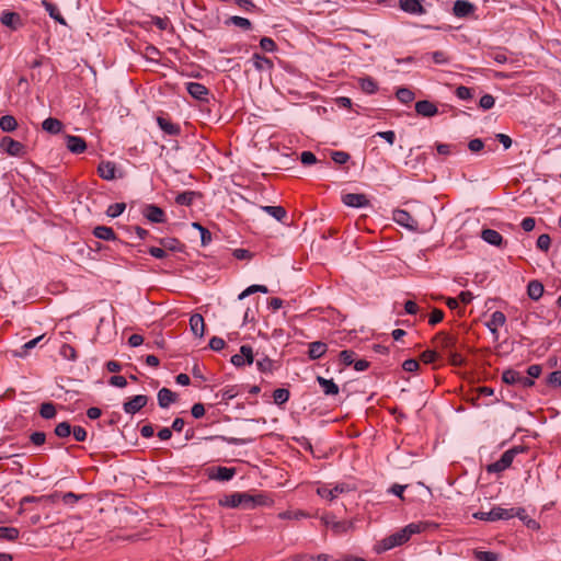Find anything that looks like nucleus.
<instances>
[{
  "mask_svg": "<svg viewBox=\"0 0 561 561\" xmlns=\"http://www.w3.org/2000/svg\"><path fill=\"white\" fill-rule=\"evenodd\" d=\"M396 98L402 104H410L415 99V93L409 88H399L396 92Z\"/></svg>",
  "mask_w": 561,
  "mask_h": 561,
  "instance_id": "09e8293b",
  "label": "nucleus"
},
{
  "mask_svg": "<svg viewBox=\"0 0 561 561\" xmlns=\"http://www.w3.org/2000/svg\"><path fill=\"white\" fill-rule=\"evenodd\" d=\"M43 5L51 19H54L61 25H67L66 20L64 19L58 7L55 3L43 1Z\"/></svg>",
  "mask_w": 561,
  "mask_h": 561,
  "instance_id": "79ce46f5",
  "label": "nucleus"
},
{
  "mask_svg": "<svg viewBox=\"0 0 561 561\" xmlns=\"http://www.w3.org/2000/svg\"><path fill=\"white\" fill-rule=\"evenodd\" d=\"M54 434L60 439H67L71 436V424L68 421L58 423L55 426Z\"/></svg>",
  "mask_w": 561,
  "mask_h": 561,
  "instance_id": "8fccbe9b",
  "label": "nucleus"
},
{
  "mask_svg": "<svg viewBox=\"0 0 561 561\" xmlns=\"http://www.w3.org/2000/svg\"><path fill=\"white\" fill-rule=\"evenodd\" d=\"M38 413L43 419L51 420L57 415V409L53 402H43L39 407Z\"/></svg>",
  "mask_w": 561,
  "mask_h": 561,
  "instance_id": "de8ad7c7",
  "label": "nucleus"
},
{
  "mask_svg": "<svg viewBox=\"0 0 561 561\" xmlns=\"http://www.w3.org/2000/svg\"><path fill=\"white\" fill-rule=\"evenodd\" d=\"M203 194L196 191H184L175 196V204L180 206H192L197 198H202Z\"/></svg>",
  "mask_w": 561,
  "mask_h": 561,
  "instance_id": "b1692460",
  "label": "nucleus"
},
{
  "mask_svg": "<svg viewBox=\"0 0 561 561\" xmlns=\"http://www.w3.org/2000/svg\"><path fill=\"white\" fill-rule=\"evenodd\" d=\"M506 323V316L502 311H494L489 321L485 323L488 329L491 331L495 341L499 340V328L503 327Z\"/></svg>",
  "mask_w": 561,
  "mask_h": 561,
  "instance_id": "f3484780",
  "label": "nucleus"
},
{
  "mask_svg": "<svg viewBox=\"0 0 561 561\" xmlns=\"http://www.w3.org/2000/svg\"><path fill=\"white\" fill-rule=\"evenodd\" d=\"M116 163L113 161H101L98 167V174L101 179L112 181L116 178Z\"/></svg>",
  "mask_w": 561,
  "mask_h": 561,
  "instance_id": "412c9836",
  "label": "nucleus"
},
{
  "mask_svg": "<svg viewBox=\"0 0 561 561\" xmlns=\"http://www.w3.org/2000/svg\"><path fill=\"white\" fill-rule=\"evenodd\" d=\"M502 381L506 385H519L524 389H528L535 386V380L523 376L519 371L513 368H508L503 371Z\"/></svg>",
  "mask_w": 561,
  "mask_h": 561,
  "instance_id": "39448f33",
  "label": "nucleus"
},
{
  "mask_svg": "<svg viewBox=\"0 0 561 561\" xmlns=\"http://www.w3.org/2000/svg\"><path fill=\"white\" fill-rule=\"evenodd\" d=\"M409 536L407 535V533L404 531V529L402 528L401 530L386 537L382 541H381V545H382V549L383 550H390L394 547H398V546H402L403 543H405L407 541H409Z\"/></svg>",
  "mask_w": 561,
  "mask_h": 561,
  "instance_id": "dca6fc26",
  "label": "nucleus"
},
{
  "mask_svg": "<svg viewBox=\"0 0 561 561\" xmlns=\"http://www.w3.org/2000/svg\"><path fill=\"white\" fill-rule=\"evenodd\" d=\"M342 202L354 208H363L370 205V202L366 194L363 193H347L342 196Z\"/></svg>",
  "mask_w": 561,
  "mask_h": 561,
  "instance_id": "4468645a",
  "label": "nucleus"
},
{
  "mask_svg": "<svg viewBox=\"0 0 561 561\" xmlns=\"http://www.w3.org/2000/svg\"><path fill=\"white\" fill-rule=\"evenodd\" d=\"M0 148L12 157H23L25 154V146L9 136L0 139Z\"/></svg>",
  "mask_w": 561,
  "mask_h": 561,
  "instance_id": "423d86ee",
  "label": "nucleus"
},
{
  "mask_svg": "<svg viewBox=\"0 0 561 561\" xmlns=\"http://www.w3.org/2000/svg\"><path fill=\"white\" fill-rule=\"evenodd\" d=\"M84 495L83 494H76L73 492H66V493H58L55 492L54 494L49 495L48 499L51 500V502H56L58 499L62 501L66 505H73L78 503Z\"/></svg>",
  "mask_w": 561,
  "mask_h": 561,
  "instance_id": "cd10ccee",
  "label": "nucleus"
},
{
  "mask_svg": "<svg viewBox=\"0 0 561 561\" xmlns=\"http://www.w3.org/2000/svg\"><path fill=\"white\" fill-rule=\"evenodd\" d=\"M473 557L477 561H499L500 554L493 551L473 550Z\"/></svg>",
  "mask_w": 561,
  "mask_h": 561,
  "instance_id": "4d7b16f0",
  "label": "nucleus"
},
{
  "mask_svg": "<svg viewBox=\"0 0 561 561\" xmlns=\"http://www.w3.org/2000/svg\"><path fill=\"white\" fill-rule=\"evenodd\" d=\"M260 48L265 53H274L278 47L273 38L264 36L260 39Z\"/></svg>",
  "mask_w": 561,
  "mask_h": 561,
  "instance_id": "052dcab7",
  "label": "nucleus"
},
{
  "mask_svg": "<svg viewBox=\"0 0 561 561\" xmlns=\"http://www.w3.org/2000/svg\"><path fill=\"white\" fill-rule=\"evenodd\" d=\"M261 208L279 222H284L287 218V210L283 206H262Z\"/></svg>",
  "mask_w": 561,
  "mask_h": 561,
  "instance_id": "58836bf2",
  "label": "nucleus"
},
{
  "mask_svg": "<svg viewBox=\"0 0 561 561\" xmlns=\"http://www.w3.org/2000/svg\"><path fill=\"white\" fill-rule=\"evenodd\" d=\"M42 127L45 131L56 135L62 130L64 125L58 118L48 117L43 122Z\"/></svg>",
  "mask_w": 561,
  "mask_h": 561,
  "instance_id": "ea45409f",
  "label": "nucleus"
},
{
  "mask_svg": "<svg viewBox=\"0 0 561 561\" xmlns=\"http://www.w3.org/2000/svg\"><path fill=\"white\" fill-rule=\"evenodd\" d=\"M254 360L253 350L250 345H242L240 352L231 357V363L236 367L251 365Z\"/></svg>",
  "mask_w": 561,
  "mask_h": 561,
  "instance_id": "f8f14e48",
  "label": "nucleus"
},
{
  "mask_svg": "<svg viewBox=\"0 0 561 561\" xmlns=\"http://www.w3.org/2000/svg\"><path fill=\"white\" fill-rule=\"evenodd\" d=\"M445 357L446 363L453 367H463L466 365V358L457 351V348L446 354Z\"/></svg>",
  "mask_w": 561,
  "mask_h": 561,
  "instance_id": "c03bdc74",
  "label": "nucleus"
},
{
  "mask_svg": "<svg viewBox=\"0 0 561 561\" xmlns=\"http://www.w3.org/2000/svg\"><path fill=\"white\" fill-rule=\"evenodd\" d=\"M403 529L407 533V535L409 536V538H411L412 535L420 534V533L424 531L426 529V524L422 523V522L411 523V524L407 525Z\"/></svg>",
  "mask_w": 561,
  "mask_h": 561,
  "instance_id": "e2e57ef3",
  "label": "nucleus"
},
{
  "mask_svg": "<svg viewBox=\"0 0 561 561\" xmlns=\"http://www.w3.org/2000/svg\"><path fill=\"white\" fill-rule=\"evenodd\" d=\"M353 528V523L351 520H339L332 523V530L335 535H342L347 533Z\"/></svg>",
  "mask_w": 561,
  "mask_h": 561,
  "instance_id": "13d9d810",
  "label": "nucleus"
},
{
  "mask_svg": "<svg viewBox=\"0 0 561 561\" xmlns=\"http://www.w3.org/2000/svg\"><path fill=\"white\" fill-rule=\"evenodd\" d=\"M125 208H126L125 203H114L108 206V208L106 210V215L112 218L118 217L119 215H122L124 213Z\"/></svg>",
  "mask_w": 561,
  "mask_h": 561,
  "instance_id": "69168bd1",
  "label": "nucleus"
},
{
  "mask_svg": "<svg viewBox=\"0 0 561 561\" xmlns=\"http://www.w3.org/2000/svg\"><path fill=\"white\" fill-rule=\"evenodd\" d=\"M256 367L259 371L263 374H273L278 369L277 363L268 356H263L262 358L256 359Z\"/></svg>",
  "mask_w": 561,
  "mask_h": 561,
  "instance_id": "72a5a7b5",
  "label": "nucleus"
},
{
  "mask_svg": "<svg viewBox=\"0 0 561 561\" xmlns=\"http://www.w3.org/2000/svg\"><path fill=\"white\" fill-rule=\"evenodd\" d=\"M358 83L362 91L366 94H375L379 89L378 82L371 77L360 78Z\"/></svg>",
  "mask_w": 561,
  "mask_h": 561,
  "instance_id": "a19ab883",
  "label": "nucleus"
},
{
  "mask_svg": "<svg viewBox=\"0 0 561 561\" xmlns=\"http://www.w3.org/2000/svg\"><path fill=\"white\" fill-rule=\"evenodd\" d=\"M476 5L468 0H457L453 7V14L456 18L463 19L473 15Z\"/></svg>",
  "mask_w": 561,
  "mask_h": 561,
  "instance_id": "2eb2a0df",
  "label": "nucleus"
},
{
  "mask_svg": "<svg viewBox=\"0 0 561 561\" xmlns=\"http://www.w3.org/2000/svg\"><path fill=\"white\" fill-rule=\"evenodd\" d=\"M59 355L67 360L76 362L78 359V353L75 346L64 343L59 348Z\"/></svg>",
  "mask_w": 561,
  "mask_h": 561,
  "instance_id": "603ef678",
  "label": "nucleus"
},
{
  "mask_svg": "<svg viewBox=\"0 0 561 561\" xmlns=\"http://www.w3.org/2000/svg\"><path fill=\"white\" fill-rule=\"evenodd\" d=\"M528 451L529 447L526 445L513 446L504 451L497 461L486 465L485 471L488 473H502L512 466L518 455L527 454Z\"/></svg>",
  "mask_w": 561,
  "mask_h": 561,
  "instance_id": "f03ea898",
  "label": "nucleus"
},
{
  "mask_svg": "<svg viewBox=\"0 0 561 561\" xmlns=\"http://www.w3.org/2000/svg\"><path fill=\"white\" fill-rule=\"evenodd\" d=\"M226 24H233L244 31H250L252 30V22L249 20V19H245V18H242V16H238V15H233V16H230L227 21H226Z\"/></svg>",
  "mask_w": 561,
  "mask_h": 561,
  "instance_id": "6e6d98bb",
  "label": "nucleus"
},
{
  "mask_svg": "<svg viewBox=\"0 0 561 561\" xmlns=\"http://www.w3.org/2000/svg\"><path fill=\"white\" fill-rule=\"evenodd\" d=\"M187 93L195 100L201 102H209L211 95L210 90L199 82H187L185 84Z\"/></svg>",
  "mask_w": 561,
  "mask_h": 561,
  "instance_id": "1a4fd4ad",
  "label": "nucleus"
},
{
  "mask_svg": "<svg viewBox=\"0 0 561 561\" xmlns=\"http://www.w3.org/2000/svg\"><path fill=\"white\" fill-rule=\"evenodd\" d=\"M392 219L398 225L407 228L413 232H424L425 229L420 225L417 219H415L408 210L405 209H396L392 214Z\"/></svg>",
  "mask_w": 561,
  "mask_h": 561,
  "instance_id": "20e7f679",
  "label": "nucleus"
},
{
  "mask_svg": "<svg viewBox=\"0 0 561 561\" xmlns=\"http://www.w3.org/2000/svg\"><path fill=\"white\" fill-rule=\"evenodd\" d=\"M252 61L254 68L259 71L273 68V61L260 53H254L252 55Z\"/></svg>",
  "mask_w": 561,
  "mask_h": 561,
  "instance_id": "4c0bfd02",
  "label": "nucleus"
},
{
  "mask_svg": "<svg viewBox=\"0 0 561 561\" xmlns=\"http://www.w3.org/2000/svg\"><path fill=\"white\" fill-rule=\"evenodd\" d=\"M434 147L437 151V154L443 156L444 158L451 156V154H456V153L460 152V150H461V146L459 144H443V142L436 141L434 144Z\"/></svg>",
  "mask_w": 561,
  "mask_h": 561,
  "instance_id": "c85d7f7f",
  "label": "nucleus"
},
{
  "mask_svg": "<svg viewBox=\"0 0 561 561\" xmlns=\"http://www.w3.org/2000/svg\"><path fill=\"white\" fill-rule=\"evenodd\" d=\"M420 360L426 365H433L434 369L443 367L446 364V357L444 354L433 348L425 350L420 354Z\"/></svg>",
  "mask_w": 561,
  "mask_h": 561,
  "instance_id": "0eeeda50",
  "label": "nucleus"
},
{
  "mask_svg": "<svg viewBox=\"0 0 561 561\" xmlns=\"http://www.w3.org/2000/svg\"><path fill=\"white\" fill-rule=\"evenodd\" d=\"M221 506L227 507H243V508H254L256 506L265 505L266 497L262 494L251 495L245 492H233L231 494L225 495L224 499L219 501Z\"/></svg>",
  "mask_w": 561,
  "mask_h": 561,
  "instance_id": "f257e3e1",
  "label": "nucleus"
},
{
  "mask_svg": "<svg viewBox=\"0 0 561 561\" xmlns=\"http://www.w3.org/2000/svg\"><path fill=\"white\" fill-rule=\"evenodd\" d=\"M328 351V345L324 342L316 341L308 345V357L311 360L321 358Z\"/></svg>",
  "mask_w": 561,
  "mask_h": 561,
  "instance_id": "bb28decb",
  "label": "nucleus"
},
{
  "mask_svg": "<svg viewBox=\"0 0 561 561\" xmlns=\"http://www.w3.org/2000/svg\"><path fill=\"white\" fill-rule=\"evenodd\" d=\"M18 127V121L12 115H4L0 118V128L2 131L11 133Z\"/></svg>",
  "mask_w": 561,
  "mask_h": 561,
  "instance_id": "5fc2aeb1",
  "label": "nucleus"
},
{
  "mask_svg": "<svg viewBox=\"0 0 561 561\" xmlns=\"http://www.w3.org/2000/svg\"><path fill=\"white\" fill-rule=\"evenodd\" d=\"M356 353L352 350L341 351L339 354L340 363L344 366H351L354 363Z\"/></svg>",
  "mask_w": 561,
  "mask_h": 561,
  "instance_id": "680f3d73",
  "label": "nucleus"
},
{
  "mask_svg": "<svg viewBox=\"0 0 561 561\" xmlns=\"http://www.w3.org/2000/svg\"><path fill=\"white\" fill-rule=\"evenodd\" d=\"M278 518L279 519H295V520H299L301 518H311L313 517L314 515L307 512V511H304V510H287V511H284V512H280L278 515Z\"/></svg>",
  "mask_w": 561,
  "mask_h": 561,
  "instance_id": "f704fd0d",
  "label": "nucleus"
},
{
  "mask_svg": "<svg viewBox=\"0 0 561 561\" xmlns=\"http://www.w3.org/2000/svg\"><path fill=\"white\" fill-rule=\"evenodd\" d=\"M537 248L543 252H548L550 247H551V238L549 234L547 233H542L538 237L537 239V243H536Z\"/></svg>",
  "mask_w": 561,
  "mask_h": 561,
  "instance_id": "774afa93",
  "label": "nucleus"
},
{
  "mask_svg": "<svg viewBox=\"0 0 561 561\" xmlns=\"http://www.w3.org/2000/svg\"><path fill=\"white\" fill-rule=\"evenodd\" d=\"M431 57L433 62L436 65H445L450 61V56L444 50H436L433 53L425 54L423 59Z\"/></svg>",
  "mask_w": 561,
  "mask_h": 561,
  "instance_id": "3c124183",
  "label": "nucleus"
},
{
  "mask_svg": "<svg viewBox=\"0 0 561 561\" xmlns=\"http://www.w3.org/2000/svg\"><path fill=\"white\" fill-rule=\"evenodd\" d=\"M236 474L234 468H228V467H211L208 469V477L211 480L217 481H229L231 480Z\"/></svg>",
  "mask_w": 561,
  "mask_h": 561,
  "instance_id": "a211bd4d",
  "label": "nucleus"
},
{
  "mask_svg": "<svg viewBox=\"0 0 561 561\" xmlns=\"http://www.w3.org/2000/svg\"><path fill=\"white\" fill-rule=\"evenodd\" d=\"M399 7L402 11L414 15L426 12L420 0H399Z\"/></svg>",
  "mask_w": 561,
  "mask_h": 561,
  "instance_id": "4be33fe9",
  "label": "nucleus"
},
{
  "mask_svg": "<svg viewBox=\"0 0 561 561\" xmlns=\"http://www.w3.org/2000/svg\"><path fill=\"white\" fill-rule=\"evenodd\" d=\"M71 436L73 437V439L76 442L82 443L87 439L88 432L82 426H79V425L72 426L71 425Z\"/></svg>",
  "mask_w": 561,
  "mask_h": 561,
  "instance_id": "338daca9",
  "label": "nucleus"
},
{
  "mask_svg": "<svg viewBox=\"0 0 561 561\" xmlns=\"http://www.w3.org/2000/svg\"><path fill=\"white\" fill-rule=\"evenodd\" d=\"M159 243L163 247L165 252H181L184 248V244L176 238H161L159 239Z\"/></svg>",
  "mask_w": 561,
  "mask_h": 561,
  "instance_id": "e433bc0d",
  "label": "nucleus"
},
{
  "mask_svg": "<svg viewBox=\"0 0 561 561\" xmlns=\"http://www.w3.org/2000/svg\"><path fill=\"white\" fill-rule=\"evenodd\" d=\"M317 382L325 396H336L340 392V388L333 379H325L324 377L318 376Z\"/></svg>",
  "mask_w": 561,
  "mask_h": 561,
  "instance_id": "2f4dec72",
  "label": "nucleus"
},
{
  "mask_svg": "<svg viewBox=\"0 0 561 561\" xmlns=\"http://www.w3.org/2000/svg\"><path fill=\"white\" fill-rule=\"evenodd\" d=\"M141 214L150 222H153V224L167 222L165 211L161 207H159L154 204H146L142 207Z\"/></svg>",
  "mask_w": 561,
  "mask_h": 561,
  "instance_id": "6e6552de",
  "label": "nucleus"
},
{
  "mask_svg": "<svg viewBox=\"0 0 561 561\" xmlns=\"http://www.w3.org/2000/svg\"><path fill=\"white\" fill-rule=\"evenodd\" d=\"M414 108L416 114L422 117H433L438 114L436 104L427 100L417 101Z\"/></svg>",
  "mask_w": 561,
  "mask_h": 561,
  "instance_id": "aec40b11",
  "label": "nucleus"
},
{
  "mask_svg": "<svg viewBox=\"0 0 561 561\" xmlns=\"http://www.w3.org/2000/svg\"><path fill=\"white\" fill-rule=\"evenodd\" d=\"M0 22L11 31H18L24 25L20 13L4 10L1 13Z\"/></svg>",
  "mask_w": 561,
  "mask_h": 561,
  "instance_id": "9b49d317",
  "label": "nucleus"
},
{
  "mask_svg": "<svg viewBox=\"0 0 561 561\" xmlns=\"http://www.w3.org/2000/svg\"><path fill=\"white\" fill-rule=\"evenodd\" d=\"M431 344L444 354H448L453 350L457 348L458 344V335L456 333H451L448 331H439L437 332L431 340Z\"/></svg>",
  "mask_w": 561,
  "mask_h": 561,
  "instance_id": "7ed1b4c3",
  "label": "nucleus"
},
{
  "mask_svg": "<svg viewBox=\"0 0 561 561\" xmlns=\"http://www.w3.org/2000/svg\"><path fill=\"white\" fill-rule=\"evenodd\" d=\"M546 385L553 389L561 387V370L550 373L546 378Z\"/></svg>",
  "mask_w": 561,
  "mask_h": 561,
  "instance_id": "bf43d9fd",
  "label": "nucleus"
},
{
  "mask_svg": "<svg viewBox=\"0 0 561 561\" xmlns=\"http://www.w3.org/2000/svg\"><path fill=\"white\" fill-rule=\"evenodd\" d=\"M66 145L70 152L80 154L87 150V142L82 137L68 135Z\"/></svg>",
  "mask_w": 561,
  "mask_h": 561,
  "instance_id": "5701e85b",
  "label": "nucleus"
},
{
  "mask_svg": "<svg viewBox=\"0 0 561 561\" xmlns=\"http://www.w3.org/2000/svg\"><path fill=\"white\" fill-rule=\"evenodd\" d=\"M346 484H337L334 488L321 486L317 490V493L329 501H333L339 494L346 492Z\"/></svg>",
  "mask_w": 561,
  "mask_h": 561,
  "instance_id": "a878e982",
  "label": "nucleus"
},
{
  "mask_svg": "<svg viewBox=\"0 0 561 561\" xmlns=\"http://www.w3.org/2000/svg\"><path fill=\"white\" fill-rule=\"evenodd\" d=\"M93 236L101 240L106 241H115L117 239V236L112 227L107 226H96L93 229Z\"/></svg>",
  "mask_w": 561,
  "mask_h": 561,
  "instance_id": "473e14b6",
  "label": "nucleus"
},
{
  "mask_svg": "<svg viewBox=\"0 0 561 561\" xmlns=\"http://www.w3.org/2000/svg\"><path fill=\"white\" fill-rule=\"evenodd\" d=\"M293 561H333V557L328 553H319L317 556L309 553H296L291 556Z\"/></svg>",
  "mask_w": 561,
  "mask_h": 561,
  "instance_id": "c9c22d12",
  "label": "nucleus"
},
{
  "mask_svg": "<svg viewBox=\"0 0 561 561\" xmlns=\"http://www.w3.org/2000/svg\"><path fill=\"white\" fill-rule=\"evenodd\" d=\"M543 285L538 282V280H531L529 282L528 286H527V294L529 296V298H531L533 300H538L542 297L543 295Z\"/></svg>",
  "mask_w": 561,
  "mask_h": 561,
  "instance_id": "37998d69",
  "label": "nucleus"
},
{
  "mask_svg": "<svg viewBox=\"0 0 561 561\" xmlns=\"http://www.w3.org/2000/svg\"><path fill=\"white\" fill-rule=\"evenodd\" d=\"M445 312L442 309L434 308L428 314V324L435 327L444 320Z\"/></svg>",
  "mask_w": 561,
  "mask_h": 561,
  "instance_id": "0e129e2a",
  "label": "nucleus"
},
{
  "mask_svg": "<svg viewBox=\"0 0 561 561\" xmlns=\"http://www.w3.org/2000/svg\"><path fill=\"white\" fill-rule=\"evenodd\" d=\"M243 390V386L240 385H229L222 388L216 397H220V402L228 404L230 400L236 398Z\"/></svg>",
  "mask_w": 561,
  "mask_h": 561,
  "instance_id": "393cba45",
  "label": "nucleus"
},
{
  "mask_svg": "<svg viewBox=\"0 0 561 561\" xmlns=\"http://www.w3.org/2000/svg\"><path fill=\"white\" fill-rule=\"evenodd\" d=\"M491 515L493 522L495 520H507L512 518V508H504L501 506H494L491 508Z\"/></svg>",
  "mask_w": 561,
  "mask_h": 561,
  "instance_id": "864d4df0",
  "label": "nucleus"
},
{
  "mask_svg": "<svg viewBox=\"0 0 561 561\" xmlns=\"http://www.w3.org/2000/svg\"><path fill=\"white\" fill-rule=\"evenodd\" d=\"M290 398V391L287 388H277L273 391V401L282 408Z\"/></svg>",
  "mask_w": 561,
  "mask_h": 561,
  "instance_id": "a18cd8bd",
  "label": "nucleus"
},
{
  "mask_svg": "<svg viewBox=\"0 0 561 561\" xmlns=\"http://www.w3.org/2000/svg\"><path fill=\"white\" fill-rule=\"evenodd\" d=\"M481 238L489 244H492L497 248H505L507 244V241L504 240L503 236L494 229H483L481 231Z\"/></svg>",
  "mask_w": 561,
  "mask_h": 561,
  "instance_id": "6ab92c4d",
  "label": "nucleus"
},
{
  "mask_svg": "<svg viewBox=\"0 0 561 561\" xmlns=\"http://www.w3.org/2000/svg\"><path fill=\"white\" fill-rule=\"evenodd\" d=\"M158 126L161 130L169 136H179L181 134V126L173 123L168 114H160L156 118Z\"/></svg>",
  "mask_w": 561,
  "mask_h": 561,
  "instance_id": "9d476101",
  "label": "nucleus"
},
{
  "mask_svg": "<svg viewBox=\"0 0 561 561\" xmlns=\"http://www.w3.org/2000/svg\"><path fill=\"white\" fill-rule=\"evenodd\" d=\"M176 400L178 394L168 388H161L158 391V403L163 409L168 408L171 403H174Z\"/></svg>",
  "mask_w": 561,
  "mask_h": 561,
  "instance_id": "c756f323",
  "label": "nucleus"
},
{
  "mask_svg": "<svg viewBox=\"0 0 561 561\" xmlns=\"http://www.w3.org/2000/svg\"><path fill=\"white\" fill-rule=\"evenodd\" d=\"M190 327L195 336L202 337L205 333V321L202 314L194 313L190 318Z\"/></svg>",
  "mask_w": 561,
  "mask_h": 561,
  "instance_id": "7c9ffc66",
  "label": "nucleus"
},
{
  "mask_svg": "<svg viewBox=\"0 0 561 561\" xmlns=\"http://www.w3.org/2000/svg\"><path fill=\"white\" fill-rule=\"evenodd\" d=\"M148 397L145 394H137L129 398L124 402L123 409L127 414H135L145 408L148 403Z\"/></svg>",
  "mask_w": 561,
  "mask_h": 561,
  "instance_id": "ddd939ff",
  "label": "nucleus"
},
{
  "mask_svg": "<svg viewBox=\"0 0 561 561\" xmlns=\"http://www.w3.org/2000/svg\"><path fill=\"white\" fill-rule=\"evenodd\" d=\"M20 530L12 526H0V540L14 541L19 538Z\"/></svg>",
  "mask_w": 561,
  "mask_h": 561,
  "instance_id": "49530a36",
  "label": "nucleus"
}]
</instances>
